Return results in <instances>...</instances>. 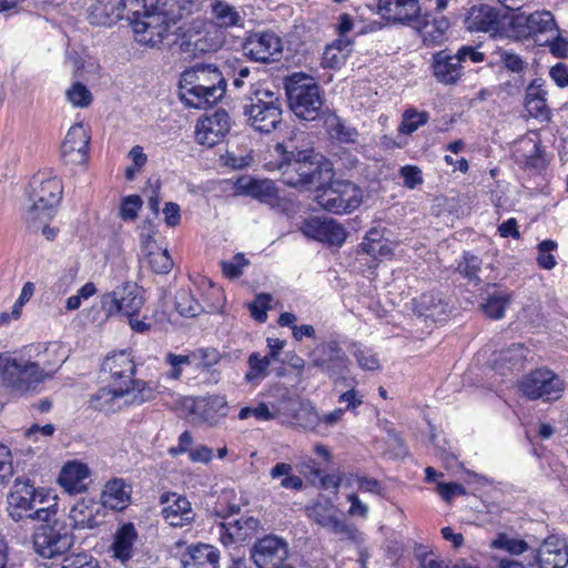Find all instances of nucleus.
<instances>
[{"mask_svg": "<svg viewBox=\"0 0 568 568\" xmlns=\"http://www.w3.org/2000/svg\"><path fill=\"white\" fill-rule=\"evenodd\" d=\"M500 62L510 72L520 74L527 69V63L521 59L520 55L508 51L499 50ZM525 80L521 75L514 77L513 81L504 83V88L508 94H515L519 92L524 87Z\"/></svg>", "mask_w": 568, "mask_h": 568, "instance_id": "40", "label": "nucleus"}, {"mask_svg": "<svg viewBox=\"0 0 568 568\" xmlns=\"http://www.w3.org/2000/svg\"><path fill=\"white\" fill-rule=\"evenodd\" d=\"M239 190L242 194L251 196L261 203L272 207L278 205L280 194L275 183L268 179H244L239 182Z\"/></svg>", "mask_w": 568, "mask_h": 568, "instance_id": "30", "label": "nucleus"}, {"mask_svg": "<svg viewBox=\"0 0 568 568\" xmlns=\"http://www.w3.org/2000/svg\"><path fill=\"white\" fill-rule=\"evenodd\" d=\"M130 499L128 487L122 479H113L106 483L102 495L101 506L114 510H122Z\"/></svg>", "mask_w": 568, "mask_h": 568, "instance_id": "42", "label": "nucleus"}, {"mask_svg": "<svg viewBox=\"0 0 568 568\" xmlns=\"http://www.w3.org/2000/svg\"><path fill=\"white\" fill-rule=\"evenodd\" d=\"M322 371H325L333 381L334 389L356 385L355 378L351 376L347 356L322 358Z\"/></svg>", "mask_w": 568, "mask_h": 568, "instance_id": "36", "label": "nucleus"}, {"mask_svg": "<svg viewBox=\"0 0 568 568\" xmlns=\"http://www.w3.org/2000/svg\"><path fill=\"white\" fill-rule=\"evenodd\" d=\"M282 49V40L268 31L253 32L243 42L244 54L257 62L275 60Z\"/></svg>", "mask_w": 568, "mask_h": 568, "instance_id": "18", "label": "nucleus"}, {"mask_svg": "<svg viewBox=\"0 0 568 568\" xmlns=\"http://www.w3.org/2000/svg\"><path fill=\"white\" fill-rule=\"evenodd\" d=\"M144 303L141 288L135 283H125L101 296V308L106 316L123 313L134 316Z\"/></svg>", "mask_w": 568, "mask_h": 568, "instance_id": "12", "label": "nucleus"}, {"mask_svg": "<svg viewBox=\"0 0 568 568\" xmlns=\"http://www.w3.org/2000/svg\"><path fill=\"white\" fill-rule=\"evenodd\" d=\"M206 3L209 22L222 32L244 28L246 12L242 7L234 6L227 0H206Z\"/></svg>", "mask_w": 568, "mask_h": 568, "instance_id": "17", "label": "nucleus"}, {"mask_svg": "<svg viewBox=\"0 0 568 568\" xmlns=\"http://www.w3.org/2000/svg\"><path fill=\"white\" fill-rule=\"evenodd\" d=\"M509 301V294L505 292H494L489 294L486 302L481 304V308L488 317L499 320L504 317L505 308Z\"/></svg>", "mask_w": 568, "mask_h": 568, "instance_id": "47", "label": "nucleus"}, {"mask_svg": "<svg viewBox=\"0 0 568 568\" xmlns=\"http://www.w3.org/2000/svg\"><path fill=\"white\" fill-rule=\"evenodd\" d=\"M414 312L434 322L443 321L449 312V303L442 292L428 291L413 300Z\"/></svg>", "mask_w": 568, "mask_h": 568, "instance_id": "29", "label": "nucleus"}, {"mask_svg": "<svg viewBox=\"0 0 568 568\" xmlns=\"http://www.w3.org/2000/svg\"><path fill=\"white\" fill-rule=\"evenodd\" d=\"M353 355L357 365L364 371H377L381 368L377 354L367 347H356Z\"/></svg>", "mask_w": 568, "mask_h": 568, "instance_id": "57", "label": "nucleus"}, {"mask_svg": "<svg viewBox=\"0 0 568 568\" xmlns=\"http://www.w3.org/2000/svg\"><path fill=\"white\" fill-rule=\"evenodd\" d=\"M429 120L427 111H417L414 108L407 109L403 113V121L398 126V132L403 134H412L420 126L425 125Z\"/></svg>", "mask_w": 568, "mask_h": 568, "instance_id": "48", "label": "nucleus"}, {"mask_svg": "<svg viewBox=\"0 0 568 568\" xmlns=\"http://www.w3.org/2000/svg\"><path fill=\"white\" fill-rule=\"evenodd\" d=\"M361 251L374 260L387 258L393 255V246L389 240L378 241L376 243L362 242Z\"/></svg>", "mask_w": 568, "mask_h": 568, "instance_id": "55", "label": "nucleus"}, {"mask_svg": "<svg viewBox=\"0 0 568 568\" xmlns=\"http://www.w3.org/2000/svg\"><path fill=\"white\" fill-rule=\"evenodd\" d=\"M539 568H566L568 566V547L565 540L555 536L546 538L535 556Z\"/></svg>", "mask_w": 568, "mask_h": 568, "instance_id": "26", "label": "nucleus"}, {"mask_svg": "<svg viewBox=\"0 0 568 568\" xmlns=\"http://www.w3.org/2000/svg\"><path fill=\"white\" fill-rule=\"evenodd\" d=\"M558 248L554 240H544L537 244V264L540 268L552 270L557 265L556 257L551 254Z\"/></svg>", "mask_w": 568, "mask_h": 568, "instance_id": "52", "label": "nucleus"}, {"mask_svg": "<svg viewBox=\"0 0 568 568\" xmlns=\"http://www.w3.org/2000/svg\"><path fill=\"white\" fill-rule=\"evenodd\" d=\"M353 45L354 40L351 38H337L326 44L322 53V68L339 69L352 53Z\"/></svg>", "mask_w": 568, "mask_h": 568, "instance_id": "37", "label": "nucleus"}, {"mask_svg": "<svg viewBox=\"0 0 568 568\" xmlns=\"http://www.w3.org/2000/svg\"><path fill=\"white\" fill-rule=\"evenodd\" d=\"M136 531L132 524L123 525L114 535L110 547L112 556L122 562L128 561L133 554V545L136 540Z\"/></svg>", "mask_w": 568, "mask_h": 568, "instance_id": "41", "label": "nucleus"}, {"mask_svg": "<svg viewBox=\"0 0 568 568\" xmlns=\"http://www.w3.org/2000/svg\"><path fill=\"white\" fill-rule=\"evenodd\" d=\"M287 544L276 536H265L251 548V558L257 568H280L287 557Z\"/></svg>", "mask_w": 568, "mask_h": 568, "instance_id": "15", "label": "nucleus"}, {"mask_svg": "<svg viewBox=\"0 0 568 568\" xmlns=\"http://www.w3.org/2000/svg\"><path fill=\"white\" fill-rule=\"evenodd\" d=\"M274 149L283 158L278 165L282 182L302 192L312 190L320 180V161L314 151L300 150L292 160L293 153L287 152L283 143H277Z\"/></svg>", "mask_w": 568, "mask_h": 568, "instance_id": "5", "label": "nucleus"}, {"mask_svg": "<svg viewBox=\"0 0 568 568\" xmlns=\"http://www.w3.org/2000/svg\"><path fill=\"white\" fill-rule=\"evenodd\" d=\"M7 500L9 516L16 521L22 519L37 520L34 514L38 513V509L57 504L55 497L36 489L28 478L22 477L14 480Z\"/></svg>", "mask_w": 568, "mask_h": 568, "instance_id": "7", "label": "nucleus"}, {"mask_svg": "<svg viewBox=\"0 0 568 568\" xmlns=\"http://www.w3.org/2000/svg\"><path fill=\"white\" fill-rule=\"evenodd\" d=\"M540 44H548L550 52L556 58H567L568 55V40L560 37L559 30L555 34L547 37Z\"/></svg>", "mask_w": 568, "mask_h": 568, "instance_id": "62", "label": "nucleus"}, {"mask_svg": "<svg viewBox=\"0 0 568 568\" xmlns=\"http://www.w3.org/2000/svg\"><path fill=\"white\" fill-rule=\"evenodd\" d=\"M103 369L111 374V378L113 383L120 382L123 379V387L129 386L133 394L132 398L128 400L131 404H141L146 400V397L143 395L145 390L146 383L140 379H132V375L135 372V364L133 358L125 351H121L111 356H108L103 362Z\"/></svg>", "mask_w": 568, "mask_h": 568, "instance_id": "11", "label": "nucleus"}, {"mask_svg": "<svg viewBox=\"0 0 568 568\" xmlns=\"http://www.w3.org/2000/svg\"><path fill=\"white\" fill-rule=\"evenodd\" d=\"M286 94L293 113L303 121L320 118V85L305 73H293L285 83Z\"/></svg>", "mask_w": 568, "mask_h": 568, "instance_id": "6", "label": "nucleus"}, {"mask_svg": "<svg viewBox=\"0 0 568 568\" xmlns=\"http://www.w3.org/2000/svg\"><path fill=\"white\" fill-rule=\"evenodd\" d=\"M276 410H271L265 403H260L256 407H243L239 413L240 419H246L250 416L258 420H270L275 418Z\"/></svg>", "mask_w": 568, "mask_h": 568, "instance_id": "64", "label": "nucleus"}, {"mask_svg": "<svg viewBox=\"0 0 568 568\" xmlns=\"http://www.w3.org/2000/svg\"><path fill=\"white\" fill-rule=\"evenodd\" d=\"M150 267L159 274H168L173 267V260L171 258L168 250L158 248L148 255Z\"/></svg>", "mask_w": 568, "mask_h": 568, "instance_id": "54", "label": "nucleus"}, {"mask_svg": "<svg viewBox=\"0 0 568 568\" xmlns=\"http://www.w3.org/2000/svg\"><path fill=\"white\" fill-rule=\"evenodd\" d=\"M221 524L220 539L223 545L243 542L253 538L260 529V520L255 517L234 518L227 516Z\"/></svg>", "mask_w": 568, "mask_h": 568, "instance_id": "23", "label": "nucleus"}, {"mask_svg": "<svg viewBox=\"0 0 568 568\" xmlns=\"http://www.w3.org/2000/svg\"><path fill=\"white\" fill-rule=\"evenodd\" d=\"M142 199L140 195L132 194L124 196L120 204V217L124 221H133L138 217V213L142 207Z\"/></svg>", "mask_w": 568, "mask_h": 568, "instance_id": "56", "label": "nucleus"}, {"mask_svg": "<svg viewBox=\"0 0 568 568\" xmlns=\"http://www.w3.org/2000/svg\"><path fill=\"white\" fill-rule=\"evenodd\" d=\"M132 0H95L89 7V19L92 24L112 26L131 16Z\"/></svg>", "mask_w": 568, "mask_h": 568, "instance_id": "22", "label": "nucleus"}, {"mask_svg": "<svg viewBox=\"0 0 568 568\" xmlns=\"http://www.w3.org/2000/svg\"><path fill=\"white\" fill-rule=\"evenodd\" d=\"M511 26L520 38H534L541 43L545 34H555L557 24L549 11H535L530 14H518L511 20Z\"/></svg>", "mask_w": 568, "mask_h": 568, "instance_id": "14", "label": "nucleus"}, {"mask_svg": "<svg viewBox=\"0 0 568 568\" xmlns=\"http://www.w3.org/2000/svg\"><path fill=\"white\" fill-rule=\"evenodd\" d=\"M336 392L341 393L338 403H346L345 409H355L363 403V395L355 389V385L352 386H339Z\"/></svg>", "mask_w": 568, "mask_h": 568, "instance_id": "63", "label": "nucleus"}, {"mask_svg": "<svg viewBox=\"0 0 568 568\" xmlns=\"http://www.w3.org/2000/svg\"><path fill=\"white\" fill-rule=\"evenodd\" d=\"M462 60L450 54L448 49L433 54L432 70L435 79L443 84H455L463 75Z\"/></svg>", "mask_w": 568, "mask_h": 568, "instance_id": "28", "label": "nucleus"}, {"mask_svg": "<svg viewBox=\"0 0 568 568\" xmlns=\"http://www.w3.org/2000/svg\"><path fill=\"white\" fill-rule=\"evenodd\" d=\"M524 164L528 169H535L538 171L547 168L549 164V159L547 158V153L541 145L540 140L532 144L529 154L524 155Z\"/></svg>", "mask_w": 568, "mask_h": 568, "instance_id": "53", "label": "nucleus"}, {"mask_svg": "<svg viewBox=\"0 0 568 568\" xmlns=\"http://www.w3.org/2000/svg\"><path fill=\"white\" fill-rule=\"evenodd\" d=\"M224 43L223 32L210 22H194L181 42V50L192 54L215 52Z\"/></svg>", "mask_w": 568, "mask_h": 568, "instance_id": "13", "label": "nucleus"}, {"mask_svg": "<svg viewBox=\"0 0 568 568\" xmlns=\"http://www.w3.org/2000/svg\"><path fill=\"white\" fill-rule=\"evenodd\" d=\"M175 307L182 316L194 317L203 311V306L187 291H179L175 296Z\"/></svg>", "mask_w": 568, "mask_h": 568, "instance_id": "49", "label": "nucleus"}, {"mask_svg": "<svg viewBox=\"0 0 568 568\" xmlns=\"http://www.w3.org/2000/svg\"><path fill=\"white\" fill-rule=\"evenodd\" d=\"M4 374L10 385L18 390H26L31 383L44 378V373L37 363L18 359L7 361Z\"/></svg>", "mask_w": 568, "mask_h": 568, "instance_id": "25", "label": "nucleus"}, {"mask_svg": "<svg viewBox=\"0 0 568 568\" xmlns=\"http://www.w3.org/2000/svg\"><path fill=\"white\" fill-rule=\"evenodd\" d=\"M247 364L250 366V371L245 374V379L251 383L254 379L267 376V368L271 365V358L268 356L261 357L258 353H252L248 356Z\"/></svg>", "mask_w": 568, "mask_h": 568, "instance_id": "51", "label": "nucleus"}, {"mask_svg": "<svg viewBox=\"0 0 568 568\" xmlns=\"http://www.w3.org/2000/svg\"><path fill=\"white\" fill-rule=\"evenodd\" d=\"M417 30L426 47L440 45L446 41V32L450 28V21L445 16H434L426 12L417 18Z\"/></svg>", "mask_w": 568, "mask_h": 568, "instance_id": "27", "label": "nucleus"}, {"mask_svg": "<svg viewBox=\"0 0 568 568\" xmlns=\"http://www.w3.org/2000/svg\"><path fill=\"white\" fill-rule=\"evenodd\" d=\"M61 568H100L99 562L87 554H72L63 558Z\"/></svg>", "mask_w": 568, "mask_h": 568, "instance_id": "61", "label": "nucleus"}, {"mask_svg": "<svg viewBox=\"0 0 568 568\" xmlns=\"http://www.w3.org/2000/svg\"><path fill=\"white\" fill-rule=\"evenodd\" d=\"M131 10L139 13L140 7L153 10L170 26L192 13L194 3L191 0H132Z\"/></svg>", "mask_w": 568, "mask_h": 568, "instance_id": "19", "label": "nucleus"}, {"mask_svg": "<svg viewBox=\"0 0 568 568\" xmlns=\"http://www.w3.org/2000/svg\"><path fill=\"white\" fill-rule=\"evenodd\" d=\"M103 507L93 499H80L70 510V519L75 529H92L100 525Z\"/></svg>", "mask_w": 568, "mask_h": 568, "instance_id": "32", "label": "nucleus"}, {"mask_svg": "<svg viewBox=\"0 0 568 568\" xmlns=\"http://www.w3.org/2000/svg\"><path fill=\"white\" fill-rule=\"evenodd\" d=\"M230 129L231 121L227 112L219 109L197 121L195 138L200 144L212 148L225 138Z\"/></svg>", "mask_w": 568, "mask_h": 568, "instance_id": "16", "label": "nucleus"}, {"mask_svg": "<svg viewBox=\"0 0 568 568\" xmlns=\"http://www.w3.org/2000/svg\"><path fill=\"white\" fill-rule=\"evenodd\" d=\"M182 562L183 568H219L220 552L207 544L192 545Z\"/></svg>", "mask_w": 568, "mask_h": 568, "instance_id": "35", "label": "nucleus"}, {"mask_svg": "<svg viewBox=\"0 0 568 568\" xmlns=\"http://www.w3.org/2000/svg\"><path fill=\"white\" fill-rule=\"evenodd\" d=\"M136 394L129 386L120 385L114 388H100L90 399V407L105 414L114 413L121 408L119 400L124 396Z\"/></svg>", "mask_w": 568, "mask_h": 568, "instance_id": "34", "label": "nucleus"}, {"mask_svg": "<svg viewBox=\"0 0 568 568\" xmlns=\"http://www.w3.org/2000/svg\"><path fill=\"white\" fill-rule=\"evenodd\" d=\"M226 92V80L215 64H195L181 74L180 98L185 105L206 109Z\"/></svg>", "mask_w": 568, "mask_h": 568, "instance_id": "1", "label": "nucleus"}, {"mask_svg": "<svg viewBox=\"0 0 568 568\" xmlns=\"http://www.w3.org/2000/svg\"><path fill=\"white\" fill-rule=\"evenodd\" d=\"M525 106L529 114L534 118H542L549 120L550 111L547 106V99L532 97V93H526Z\"/></svg>", "mask_w": 568, "mask_h": 568, "instance_id": "59", "label": "nucleus"}, {"mask_svg": "<svg viewBox=\"0 0 568 568\" xmlns=\"http://www.w3.org/2000/svg\"><path fill=\"white\" fill-rule=\"evenodd\" d=\"M40 523L32 535L34 551L43 558H53L67 552L74 537L67 524L58 517V504L48 505L34 514Z\"/></svg>", "mask_w": 568, "mask_h": 568, "instance_id": "3", "label": "nucleus"}, {"mask_svg": "<svg viewBox=\"0 0 568 568\" xmlns=\"http://www.w3.org/2000/svg\"><path fill=\"white\" fill-rule=\"evenodd\" d=\"M322 122L332 140L341 143H355L359 135L358 131L346 125L334 112L322 110Z\"/></svg>", "mask_w": 568, "mask_h": 568, "instance_id": "38", "label": "nucleus"}, {"mask_svg": "<svg viewBox=\"0 0 568 568\" xmlns=\"http://www.w3.org/2000/svg\"><path fill=\"white\" fill-rule=\"evenodd\" d=\"M377 13L389 24L409 26L419 17L418 0H379Z\"/></svg>", "mask_w": 568, "mask_h": 568, "instance_id": "20", "label": "nucleus"}, {"mask_svg": "<svg viewBox=\"0 0 568 568\" xmlns=\"http://www.w3.org/2000/svg\"><path fill=\"white\" fill-rule=\"evenodd\" d=\"M518 388L530 400L551 402L561 397L565 385L564 381L552 371L537 368L523 377Z\"/></svg>", "mask_w": 568, "mask_h": 568, "instance_id": "9", "label": "nucleus"}, {"mask_svg": "<svg viewBox=\"0 0 568 568\" xmlns=\"http://www.w3.org/2000/svg\"><path fill=\"white\" fill-rule=\"evenodd\" d=\"M322 527L338 536L341 539L347 540H356L358 532L355 525L336 516L322 517Z\"/></svg>", "mask_w": 568, "mask_h": 568, "instance_id": "44", "label": "nucleus"}, {"mask_svg": "<svg viewBox=\"0 0 568 568\" xmlns=\"http://www.w3.org/2000/svg\"><path fill=\"white\" fill-rule=\"evenodd\" d=\"M525 359V348L520 343H514L509 347L501 349L494 359L493 368L500 375L515 369H520Z\"/></svg>", "mask_w": 568, "mask_h": 568, "instance_id": "39", "label": "nucleus"}, {"mask_svg": "<svg viewBox=\"0 0 568 568\" xmlns=\"http://www.w3.org/2000/svg\"><path fill=\"white\" fill-rule=\"evenodd\" d=\"M89 467L80 462L65 464L59 475V484L71 494H79L88 488Z\"/></svg>", "mask_w": 568, "mask_h": 568, "instance_id": "33", "label": "nucleus"}, {"mask_svg": "<svg viewBox=\"0 0 568 568\" xmlns=\"http://www.w3.org/2000/svg\"><path fill=\"white\" fill-rule=\"evenodd\" d=\"M363 202V191L346 180L322 181V210L334 214L349 213Z\"/></svg>", "mask_w": 568, "mask_h": 568, "instance_id": "8", "label": "nucleus"}, {"mask_svg": "<svg viewBox=\"0 0 568 568\" xmlns=\"http://www.w3.org/2000/svg\"><path fill=\"white\" fill-rule=\"evenodd\" d=\"M90 135L81 123L72 125L61 145V154L67 163L82 164L85 162Z\"/></svg>", "mask_w": 568, "mask_h": 568, "instance_id": "24", "label": "nucleus"}, {"mask_svg": "<svg viewBox=\"0 0 568 568\" xmlns=\"http://www.w3.org/2000/svg\"><path fill=\"white\" fill-rule=\"evenodd\" d=\"M160 504L163 506L161 513L165 523L172 527L190 525L195 518L191 503L186 497L176 493L162 494Z\"/></svg>", "mask_w": 568, "mask_h": 568, "instance_id": "21", "label": "nucleus"}, {"mask_svg": "<svg viewBox=\"0 0 568 568\" xmlns=\"http://www.w3.org/2000/svg\"><path fill=\"white\" fill-rule=\"evenodd\" d=\"M491 548L503 549L510 555H520L528 549V545L523 539L510 538L507 534L500 532L490 544Z\"/></svg>", "mask_w": 568, "mask_h": 568, "instance_id": "50", "label": "nucleus"}, {"mask_svg": "<svg viewBox=\"0 0 568 568\" xmlns=\"http://www.w3.org/2000/svg\"><path fill=\"white\" fill-rule=\"evenodd\" d=\"M436 493L442 497L444 501L450 504L457 496H465L467 490L464 485L455 481H438L436 484Z\"/></svg>", "mask_w": 568, "mask_h": 568, "instance_id": "60", "label": "nucleus"}, {"mask_svg": "<svg viewBox=\"0 0 568 568\" xmlns=\"http://www.w3.org/2000/svg\"><path fill=\"white\" fill-rule=\"evenodd\" d=\"M68 100L78 108H87L92 102V94L90 90L80 82L73 83V85L67 91Z\"/></svg>", "mask_w": 568, "mask_h": 568, "instance_id": "58", "label": "nucleus"}, {"mask_svg": "<svg viewBox=\"0 0 568 568\" xmlns=\"http://www.w3.org/2000/svg\"><path fill=\"white\" fill-rule=\"evenodd\" d=\"M499 24V11L488 4L471 7L465 19L467 30L471 32H497Z\"/></svg>", "mask_w": 568, "mask_h": 568, "instance_id": "31", "label": "nucleus"}, {"mask_svg": "<svg viewBox=\"0 0 568 568\" xmlns=\"http://www.w3.org/2000/svg\"><path fill=\"white\" fill-rule=\"evenodd\" d=\"M225 416L226 402L219 396L210 398L201 412V418L210 426H216Z\"/></svg>", "mask_w": 568, "mask_h": 568, "instance_id": "46", "label": "nucleus"}, {"mask_svg": "<svg viewBox=\"0 0 568 568\" xmlns=\"http://www.w3.org/2000/svg\"><path fill=\"white\" fill-rule=\"evenodd\" d=\"M282 102L277 92L268 85L250 82L248 93L243 100L246 123L255 131L271 133L282 124Z\"/></svg>", "mask_w": 568, "mask_h": 568, "instance_id": "2", "label": "nucleus"}, {"mask_svg": "<svg viewBox=\"0 0 568 568\" xmlns=\"http://www.w3.org/2000/svg\"><path fill=\"white\" fill-rule=\"evenodd\" d=\"M61 197L62 184L60 180L45 172L37 173L29 183V205L24 212V222L33 226L39 221L51 220Z\"/></svg>", "mask_w": 568, "mask_h": 568, "instance_id": "4", "label": "nucleus"}, {"mask_svg": "<svg viewBox=\"0 0 568 568\" xmlns=\"http://www.w3.org/2000/svg\"><path fill=\"white\" fill-rule=\"evenodd\" d=\"M481 264L483 262L478 256L464 252L462 260L457 263L456 272L468 280V282L478 285L480 283L479 272Z\"/></svg>", "mask_w": 568, "mask_h": 568, "instance_id": "45", "label": "nucleus"}, {"mask_svg": "<svg viewBox=\"0 0 568 568\" xmlns=\"http://www.w3.org/2000/svg\"><path fill=\"white\" fill-rule=\"evenodd\" d=\"M348 236L345 227L334 219L322 216V244L341 247Z\"/></svg>", "mask_w": 568, "mask_h": 568, "instance_id": "43", "label": "nucleus"}, {"mask_svg": "<svg viewBox=\"0 0 568 568\" xmlns=\"http://www.w3.org/2000/svg\"><path fill=\"white\" fill-rule=\"evenodd\" d=\"M126 20L132 26L135 40L145 45L155 47L169 36L171 26L164 21L161 16L153 10L140 7L139 13L131 10V16L126 14Z\"/></svg>", "mask_w": 568, "mask_h": 568, "instance_id": "10", "label": "nucleus"}]
</instances>
